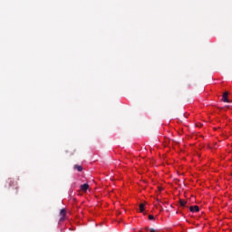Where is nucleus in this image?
I'll list each match as a JSON object with an SVG mask.
<instances>
[{"label": "nucleus", "mask_w": 232, "mask_h": 232, "mask_svg": "<svg viewBox=\"0 0 232 232\" xmlns=\"http://www.w3.org/2000/svg\"><path fill=\"white\" fill-rule=\"evenodd\" d=\"M6 182L9 184V188H15L16 189L18 188L17 182L14 179H9Z\"/></svg>", "instance_id": "1"}, {"label": "nucleus", "mask_w": 232, "mask_h": 232, "mask_svg": "<svg viewBox=\"0 0 232 232\" xmlns=\"http://www.w3.org/2000/svg\"><path fill=\"white\" fill-rule=\"evenodd\" d=\"M189 210L192 213H198L199 212V207L198 206H191L189 208Z\"/></svg>", "instance_id": "2"}, {"label": "nucleus", "mask_w": 232, "mask_h": 232, "mask_svg": "<svg viewBox=\"0 0 232 232\" xmlns=\"http://www.w3.org/2000/svg\"><path fill=\"white\" fill-rule=\"evenodd\" d=\"M89 188H90V185L88 183H84L81 185V190L84 192L88 191Z\"/></svg>", "instance_id": "3"}, {"label": "nucleus", "mask_w": 232, "mask_h": 232, "mask_svg": "<svg viewBox=\"0 0 232 232\" xmlns=\"http://www.w3.org/2000/svg\"><path fill=\"white\" fill-rule=\"evenodd\" d=\"M60 216H62V218H60V221L64 220V218L66 217V209L60 210Z\"/></svg>", "instance_id": "4"}, {"label": "nucleus", "mask_w": 232, "mask_h": 232, "mask_svg": "<svg viewBox=\"0 0 232 232\" xmlns=\"http://www.w3.org/2000/svg\"><path fill=\"white\" fill-rule=\"evenodd\" d=\"M227 92H223V95H222V101L223 102H227L228 103L229 102V100H227Z\"/></svg>", "instance_id": "5"}, {"label": "nucleus", "mask_w": 232, "mask_h": 232, "mask_svg": "<svg viewBox=\"0 0 232 232\" xmlns=\"http://www.w3.org/2000/svg\"><path fill=\"white\" fill-rule=\"evenodd\" d=\"M75 169H77L79 172H82L83 168L82 165H74L73 167Z\"/></svg>", "instance_id": "6"}, {"label": "nucleus", "mask_w": 232, "mask_h": 232, "mask_svg": "<svg viewBox=\"0 0 232 232\" xmlns=\"http://www.w3.org/2000/svg\"><path fill=\"white\" fill-rule=\"evenodd\" d=\"M179 204H180L181 208H186L187 201L185 199H180Z\"/></svg>", "instance_id": "7"}, {"label": "nucleus", "mask_w": 232, "mask_h": 232, "mask_svg": "<svg viewBox=\"0 0 232 232\" xmlns=\"http://www.w3.org/2000/svg\"><path fill=\"white\" fill-rule=\"evenodd\" d=\"M144 210H145V205H144V203H140V212L143 213Z\"/></svg>", "instance_id": "8"}, {"label": "nucleus", "mask_w": 232, "mask_h": 232, "mask_svg": "<svg viewBox=\"0 0 232 232\" xmlns=\"http://www.w3.org/2000/svg\"><path fill=\"white\" fill-rule=\"evenodd\" d=\"M148 218H149V220H154L155 219V218L153 216H151V215H149Z\"/></svg>", "instance_id": "9"}, {"label": "nucleus", "mask_w": 232, "mask_h": 232, "mask_svg": "<svg viewBox=\"0 0 232 232\" xmlns=\"http://www.w3.org/2000/svg\"><path fill=\"white\" fill-rule=\"evenodd\" d=\"M150 232H157V229H155V228H150Z\"/></svg>", "instance_id": "10"}, {"label": "nucleus", "mask_w": 232, "mask_h": 232, "mask_svg": "<svg viewBox=\"0 0 232 232\" xmlns=\"http://www.w3.org/2000/svg\"><path fill=\"white\" fill-rule=\"evenodd\" d=\"M145 231L149 232V231H150V227H145Z\"/></svg>", "instance_id": "11"}]
</instances>
